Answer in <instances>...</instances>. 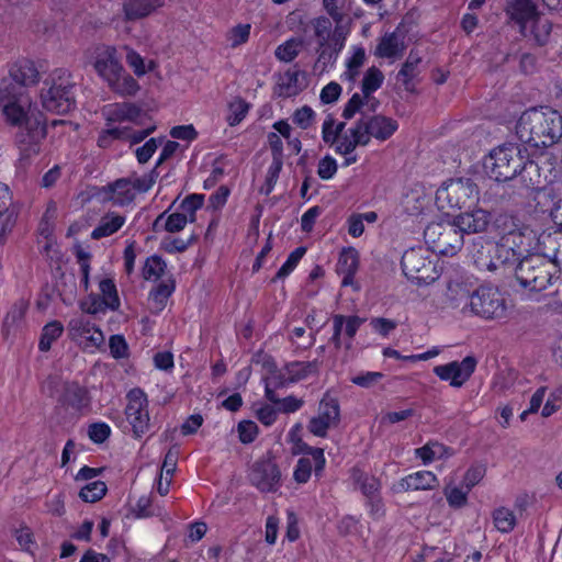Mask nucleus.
I'll return each instance as SVG.
<instances>
[{"instance_id":"cd10ccee","label":"nucleus","mask_w":562,"mask_h":562,"mask_svg":"<svg viewBox=\"0 0 562 562\" xmlns=\"http://www.w3.org/2000/svg\"><path fill=\"white\" fill-rule=\"evenodd\" d=\"M384 76L376 67H370L362 79L361 83V95L366 98L368 104V111H375L379 106V101L372 97V93L376 91L383 83Z\"/></svg>"},{"instance_id":"3c124183","label":"nucleus","mask_w":562,"mask_h":562,"mask_svg":"<svg viewBox=\"0 0 562 562\" xmlns=\"http://www.w3.org/2000/svg\"><path fill=\"white\" fill-rule=\"evenodd\" d=\"M127 128H121L115 126H108L102 130L98 136L97 144L100 148H109L114 140L127 139Z\"/></svg>"},{"instance_id":"69168bd1","label":"nucleus","mask_w":562,"mask_h":562,"mask_svg":"<svg viewBox=\"0 0 562 562\" xmlns=\"http://www.w3.org/2000/svg\"><path fill=\"white\" fill-rule=\"evenodd\" d=\"M315 35L318 38L319 46H325L331 35V22L325 16L317 18L314 21Z\"/></svg>"},{"instance_id":"bf43d9fd","label":"nucleus","mask_w":562,"mask_h":562,"mask_svg":"<svg viewBox=\"0 0 562 562\" xmlns=\"http://www.w3.org/2000/svg\"><path fill=\"white\" fill-rule=\"evenodd\" d=\"M203 202L204 196L202 194H191L181 202L180 213L187 214L190 222H193L195 220V212L202 207Z\"/></svg>"},{"instance_id":"2eb2a0df","label":"nucleus","mask_w":562,"mask_h":562,"mask_svg":"<svg viewBox=\"0 0 562 562\" xmlns=\"http://www.w3.org/2000/svg\"><path fill=\"white\" fill-rule=\"evenodd\" d=\"M476 359L472 356L462 361H451L447 364L436 366L434 373L442 381H449L453 387H461L472 375L476 368Z\"/></svg>"},{"instance_id":"2f4dec72","label":"nucleus","mask_w":562,"mask_h":562,"mask_svg":"<svg viewBox=\"0 0 562 562\" xmlns=\"http://www.w3.org/2000/svg\"><path fill=\"white\" fill-rule=\"evenodd\" d=\"M515 178L527 190H533L541 184V175L538 164L527 159L525 156L524 164L520 166Z\"/></svg>"},{"instance_id":"0e129e2a","label":"nucleus","mask_w":562,"mask_h":562,"mask_svg":"<svg viewBox=\"0 0 562 562\" xmlns=\"http://www.w3.org/2000/svg\"><path fill=\"white\" fill-rule=\"evenodd\" d=\"M126 52V63L133 69L134 74L138 77L147 72L144 58L133 48L128 46L123 47Z\"/></svg>"},{"instance_id":"338daca9","label":"nucleus","mask_w":562,"mask_h":562,"mask_svg":"<svg viewBox=\"0 0 562 562\" xmlns=\"http://www.w3.org/2000/svg\"><path fill=\"white\" fill-rule=\"evenodd\" d=\"M338 166L336 160L327 155L318 161L317 175L323 180L331 179L337 172Z\"/></svg>"},{"instance_id":"f257e3e1","label":"nucleus","mask_w":562,"mask_h":562,"mask_svg":"<svg viewBox=\"0 0 562 562\" xmlns=\"http://www.w3.org/2000/svg\"><path fill=\"white\" fill-rule=\"evenodd\" d=\"M0 106L5 122L20 127L15 142L19 148V164L25 167L42 149L46 137V125L41 114L31 115V100L25 90L15 83L1 82Z\"/></svg>"},{"instance_id":"dca6fc26","label":"nucleus","mask_w":562,"mask_h":562,"mask_svg":"<svg viewBox=\"0 0 562 562\" xmlns=\"http://www.w3.org/2000/svg\"><path fill=\"white\" fill-rule=\"evenodd\" d=\"M249 480L260 492H276L281 486V473L278 465L271 460H261L254 463Z\"/></svg>"},{"instance_id":"5fc2aeb1","label":"nucleus","mask_w":562,"mask_h":562,"mask_svg":"<svg viewBox=\"0 0 562 562\" xmlns=\"http://www.w3.org/2000/svg\"><path fill=\"white\" fill-rule=\"evenodd\" d=\"M299 452L304 454H308L312 457V461H314V472L315 475L318 476L325 468L326 459L324 456V450L322 448H314L304 442H301L299 446Z\"/></svg>"},{"instance_id":"7c9ffc66","label":"nucleus","mask_w":562,"mask_h":562,"mask_svg":"<svg viewBox=\"0 0 562 562\" xmlns=\"http://www.w3.org/2000/svg\"><path fill=\"white\" fill-rule=\"evenodd\" d=\"M319 369V361H293L284 367L285 374L288 375L289 383H295L316 374Z\"/></svg>"},{"instance_id":"c85d7f7f","label":"nucleus","mask_w":562,"mask_h":562,"mask_svg":"<svg viewBox=\"0 0 562 562\" xmlns=\"http://www.w3.org/2000/svg\"><path fill=\"white\" fill-rule=\"evenodd\" d=\"M10 205L11 196L9 188L0 183V243L9 232H11L15 222L13 211L9 209Z\"/></svg>"},{"instance_id":"4468645a","label":"nucleus","mask_w":562,"mask_h":562,"mask_svg":"<svg viewBox=\"0 0 562 562\" xmlns=\"http://www.w3.org/2000/svg\"><path fill=\"white\" fill-rule=\"evenodd\" d=\"M488 257H479L475 265L480 270L496 271L501 268H513L520 261V254L505 243H499L488 250Z\"/></svg>"},{"instance_id":"6ab92c4d","label":"nucleus","mask_w":562,"mask_h":562,"mask_svg":"<svg viewBox=\"0 0 562 562\" xmlns=\"http://www.w3.org/2000/svg\"><path fill=\"white\" fill-rule=\"evenodd\" d=\"M454 218V224L460 229L461 234H477L487 229L491 224V213L483 209H474L472 211L458 214Z\"/></svg>"},{"instance_id":"6e6d98bb","label":"nucleus","mask_w":562,"mask_h":562,"mask_svg":"<svg viewBox=\"0 0 562 562\" xmlns=\"http://www.w3.org/2000/svg\"><path fill=\"white\" fill-rule=\"evenodd\" d=\"M306 252L305 247H297L295 248L288 257L285 262L281 266V268L277 272V278L282 279L288 277L297 266L300 260L303 258V256Z\"/></svg>"},{"instance_id":"aec40b11","label":"nucleus","mask_w":562,"mask_h":562,"mask_svg":"<svg viewBox=\"0 0 562 562\" xmlns=\"http://www.w3.org/2000/svg\"><path fill=\"white\" fill-rule=\"evenodd\" d=\"M438 485L437 476L430 471H417L401 479L393 485L395 493L427 491Z\"/></svg>"},{"instance_id":"603ef678","label":"nucleus","mask_w":562,"mask_h":562,"mask_svg":"<svg viewBox=\"0 0 562 562\" xmlns=\"http://www.w3.org/2000/svg\"><path fill=\"white\" fill-rule=\"evenodd\" d=\"M166 269V262L162 260L160 256L153 255L148 257L143 267V277L146 280H157L159 279Z\"/></svg>"},{"instance_id":"412c9836","label":"nucleus","mask_w":562,"mask_h":562,"mask_svg":"<svg viewBox=\"0 0 562 562\" xmlns=\"http://www.w3.org/2000/svg\"><path fill=\"white\" fill-rule=\"evenodd\" d=\"M507 13L519 24L524 35L527 24L539 14L535 0H507Z\"/></svg>"},{"instance_id":"09e8293b","label":"nucleus","mask_w":562,"mask_h":562,"mask_svg":"<svg viewBox=\"0 0 562 562\" xmlns=\"http://www.w3.org/2000/svg\"><path fill=\"white\" fill-rule=\"evenodd\" d=\"M530 22L532 23L531 33L536 43L540 46L546 45L549 42L552 30L551 22L548 19L541 18L539 14Z\"/></svg>"},{"instance_id":"9d476101","label":"nucleus","mask_w":562,"mask_h":562,"mask_svg":"<svg viewBox=\"0 0 562 562\" xmlns=\"http://www.w3.org/2000/svg\"><path fill=\"white\" fill-rule=\"evenodd\" d=\"M479 200L477 186L469 178L450 179L436 192V201L441 209L464 207Z\"/></svg>"},{"instance_id":"a211bd4d","label":"nucleus","mask_w":562,"mask_h":562,"mask_svg":"<svg viewBox=\"0 0 562 562\" xmlns=\"http://www.w3.org/2000/svg\"><path fill=\"white\" fill-rule=\"evenodd\" d=\"M358 122L362 133L367 135V145L371 137L380 142L389 139L398 128V123L394 119L384 115H374Z\"/></svg>"},{"instance_id":"4d7b16f0","label":"nucleus","mask_w":562,"mask_h":562,"mask_svg":"<svg viewBox=\"0 0 562 562\" xmlns=\"http://www.w3.org/2000/svg\"><path fill=\"white\" fill-rule=\"evenodd\" d=\"M80 308L82 312L91 315L105 313L109 310L100 295L94 293L89 294L85 300L80 302Z\"/></svg>"},{"instance_id":"a19ab883","label":"nucleus","mask_w":562,"mask_h":562,"mask_svg":"<svg viewBox=\"0 0 562 562\" xmlns=\"http://www.w3.org/2000/svg\"><path fill=\"white\" fill-rule=\"evenodd\" d=\"M100 297L106 304L109 310L117 311L121 305V301L117 294L116 285L112 279H103L99 282Z\"/></svg>"},{"instance_id":"8fccbe9b","label":"nucleus","mask_w":562,"mask_h":562,"mask_svg":"<svg viewBox=\"0 0 562 562\" xmlns=\"http://www.w3.org/2000/svg\"><path fill=\"white\" fill-rule=\"evenodd\" d=\"M251 25L249 23H240L232 27L226 33V42L229 47L236 48L245 44L250 36Z\"/></svg>"},{"instance_id":"a878e982","label":"nucleus","mask_w":562,"mask_h":562,"mask_svg":"<svg viewBox=\"0 0 562 562\" xmlns=\"http://www.w3.org/2000/svg\"><path fill=\"white\" fill-rule=\"evenodd\" d=\"M165 1L166 0H124L123 12L125 20L135 21L145 19L164 7Z\"/></svg>"},{"instance_id":"6e6552de","label":"nucleus","mask_w":562,"mask_h":562,"mask_svg":"<svg viewBox=\"0 0 562 562\" xmlns=\"http://www.w3.org/2000/svg\"><path fill=\"white\" fill-rule=\"evenodd\" d=\"M524 164V155L518 146L509 144L494 148L485 159L484 166L491 178L508 181L516 177Z\"/></svg>"},{"instance_id":"de8ad7c7","label":"nucleus","mask_w":562,"mask_h":562,"mask_svg":"<svg viewBox=\"0 0 562 562\" xmlns=\"http://www.w3.org/2000/svg\"><path fill=\"white\" fill-rule=\"evenodd\" d=\"M366 60V52L363 47H355L350 58L347 59V70L344 72L345 79L355 81L359 75L360 68L363 66Z\"/></svg>"},{"instance_id":"4c0bfd02","label":"nucleus","mask_w":562,"mask_h":562,"mask_svg":"<svg viewBox=\"0 0 562 562\" xmlns=\"http://www.w3.org/2000/svg\"><path fill=\"white\" fill-rule=\"evenodd\" d=\"M175 288V281L169 279L157 284V286L149 293V300L156 312H160L165 308L167 300L173 293Z\"/></svg>"},{"instance_id":"72a5a7b5","label":"nucleus","mask_w":562,"mask_h":562,"mask_svg":"<svg viewBox=\"0 0 562 562\" xmlns=\"http://www.w3.org/2000/svg\"><path fill=\"white\" fill-rule=\"evenodd\" d=\"M422 61V57L418 53L411 50L405 63L397 74V80L401 81L407 91H413L414 82L413 79L418 75V66Z\"/></svg>"},{"instance_id":"f03ea898","label":"nucleus","mask_w":562,"mask_h":562,"mask_svg":"<svg viewBox=\"0 0 562 562\" xmlns=\"http://www.w3.org/2000/svg\"><path fill=\"white\" fill-rule=\"evenodd\" d=\"M516 134L532 147L552 146L562 136V115L553 110H528L519 117Z\"/></svg>"},{"instance_id":"20e7f679","label":"nucleus","mask_w":562,"mask_h":562,"mask_svg":"<svg viewBox=\"0 0 562 562\" xmlns=\"http://www.w3.org/2000/svg\"><path fill=\"white\" fill-rule=\"evenodd\" d=\"M93 67L115 93L133 95L138 91V82L125 71L115 47L109 45L97 46L93 52Z\"/></svg>"},{"instance_id":"bb28decb","label":"nucleus","mask_w":562,"mask_h":562,"mask_svg":"<svg viewBox=\"0 0 562 562\" xmlns=\"http://www.w3.org/2000/svg\"><path fill=\"white\" fill-rule=\"evenodd\" d=\"M359 145H367V135L362 133L360 124L357 122L355 126L348 128L340 135L333 146L337 154L348 156L352 154Z\"/></svg>"},{"instance_id":"f704fd0d","label":"nucleus","mask_w":562,"mask_h":562,"mask_svg":"<svg viewBox=\"0 0 562 562\" xmlns=\"http://www.w3.org/2000/svg\"><path fill=\"white\" fill-rule=\"evenodd\" d=\"M190 222L187 214L175 212L170 215H166V212L161 213L154 222V229H158L159 226H164L168 233H178L182 231Z\"/></svg>"},{"instance_id":"58836bf2","label":"nucleus","mask_w":562,"mask_h":562,"mask_svg":"<svg viewBox=\"0 0 562 562\" xmlns=\"http://www.w3.org/2000/svg\"><path fill=\"white\" fill-rule=\"evenodd\" d=\"M303 46V38L291 37L276 48V58L283 63H291L297 57Z\"/></svg>"},{"instance_id":"393cba45","label":"nucleus","mask_w":562,"mask_h":562,"mask_svg":"<svg viewBox=\"0 0 562 562\" xmlns=\"http://www.w3.org/2000/svg\"><path fill=\"white\" fill-rule=\"evenodd\" d=\"M359 267V252L352 248H344L339 254L336 271L342 277L341 285H352L353 278Z\"/></svg>"},{"instance_id":"e433bc0d","label":"nucleus","mask_w":562,"mask_h":562,"mask_svg":"<svg viewBox=\"0 0 562 562\" xmlns=\"http://www.w3.org/2000/svg\"><path fill=\"white\" fill-rule=\"evenodd\" d=\"M376 221L378 214L373 211L366 213H352L346 221L348 234L353 238H358L364 232V222L372 224Z\"/></svg>"},{"instance_id":"5701e85b","label":"nucleus","mask_w":562,"mask_h":562,"mask_svg":"<svg viewBox=\"0 0 562 562\" xmlns=\"http://www.w3.org/2000/svg\"><path fill=\"white\" fill-rule=\"evenodd\" d=\"M102 115L106 126H110L114 123L135 122L140 115V110L133 103H112L102 109Z\"/></svg>"},{"instance_id":"49530a36","label":"nucleus","mask_w":562,"mask_h":562,"mask_svg":"<svg viewBox=\"0 0 562 562\" xmlns=\"http://www.w3.org/2000/svg\"><path fill=\"white\" fill-rule=\"evenodd\" d=\"M492 517L495 528L501 532H509L516 525V517L514 513L505 507L496 508L493 512Z\"/></svg>"},{"instance_id":"7ed1b4c3","label":"nucleus","mask_w":562,"mask_h":562,"mask_svg":"<svg viewBox=\"0 0 562 562\" xmlns=\"http://www.w3.org/2000/svg\"><path fill=\"white\" fill-rule=\"evenodd\" d=\"M449 291L456 306L465 301L461 308L464 314L477 315L485 319L502 318L506 314V302L497 288L480 286L470 292L457 283L450 285Z\"/></svg>"},{"instance_id":"473e14b6","label":"nucleus","mask_w":562,"mask_h":562,"mask_svg":"<svg viewBox=\"0 0 562 562\" xmlns=\"http://www.w3.org/2000/svg\"><path fill=\"white\" fill-rule=\"evenodd\" d=\"M350 479L367 498L379 495L381 484L375 476L369 475L358 468H353Z\"/></svg>"},{"instance_id":"f3484780","label":"nucleus","mask_w":562,"mask_h":562,"mask_svg":"<svg viewBox=\"0 0 562 562\" xmlns=\"http://www.w3.org/2000/svg\"><path fill=\"white\" fill-rule=\"evenodd\" d=\"M406 48V31L398 25L394 31L386 32L379 38L374 56L394 63L403 57Z\"/></svg>"},{"instance_id":"ea45409f","label":"nucleus","mask_w":562,"mask_h":562,"mask_svg":"<svg viewBox=\"0 0 562 562\" xmlns=\"http://www.w3.org/2000/svg\"><path fill=\"white\" fill-rule=\"evenodd\" d=\"M64 333V326L59 321H52L47 323L43 329L38 341V349L43 352L48 351L52 348L54 341H56Z\"/></svg>"},{"instance_id":"0eeeda50","label":"nucleus","mask_w":562,"mask_h":562,"mask_svg":"<svg viewBox=\"0 0 562 562\" xmlns=\"http://www.w3.org/2000/svg\"><path fill=\"white\" fill-rule=\"evenodd\" d=\"M74 87L71 76L66 70L56 71L50 86L41 93L44 109L57 114L71 111L76 105Z\"/></svg>"},{"instance_id":"b1692460","label":"nucleus","mask_w":562,"mask_h":562,"mask_svg":"<svg viewBox=\"0 0 562 562\" xmlns=\"http://www.w3.org/2000/svg\"><path fill=\"white\" fill-rule=\"evenodd\" d=\"M135 199L131 179H119L103 189V201H111L114 205L124 206Z\"/></svg>"},{"instance_id":"9b49d317","label":"nucleus","mask_w":562,"mask_h":562,"mask_svg":"<svg viewBox=\"0 0 562 562\" xmlns=\"http://www.w3.org/2000/svg\"><path fill=\"white\" fill-rule=\"evenodd\" d=\"M126 397V420L132 427L134 438H142L150 429L147 395L140 389H133Z\"/></svg>"},{"instance_id":"c03bdc74","label":"nucleus","mask_w":562,"mask_h":562,"mask_svg":"<svg viewBox=\"0 0 562 562\" xmlns=\"http://www.w3.org/2000/svg\"><path fill=\"white\" fill-rule=\"evenodd\" d=\"M469 493L470 491L464 486L460 487L449 484L443 488V495L448 505L454 509L462 508L468 504Z\"/></svg>"},{"instance_id":"052dcab7","label":"nucleus","mask_w":562,"mask_h":562,"mask_svg":"<svg viewBox=\"0 0 562 562\" xmlns=\"http://www.w3.org/2000/svg\"><path fill=\"white\" fill-rule=\"evenodd\" d=\"M313 470L314 461L310 458H300L293 472L295 482L299 484L306 483L310 480Z\"/></svg>"},{"instance_id":"423d86ee","label":"nucleus","mask_w":562,"mask_h":562,"mask_svg":"<svg viewBox=\"0 0 562 562\" xmlns=\"http://www.w3.org/2000/svg\"><path fill=\"white\" fill-rule=\"evenodd\" d=\"M557 269L539 256L521 258L515 267V277L519 284L530 291H543L558 280Z\"/></svg>"},{"instance_id":"ddd939ff","label":"nucleus","mask_w":562,"mask_h":562,"mask_svg":"<svg viewBox=\"0 0 562 562\" xmlns=\"http://www.w3.org/2000/svg\"><path fill=\"white\" fill-rule=\"evenodd\" d=\"M339 422L340 407L338 400L326 393L319 402L317 415L310 419L307 429L314 436L324 438L330 428L338 426Z\"/></svg>"},{"instance_id":"680f3d73","label":"nucleus","mask_w":562,"mask_h":562,"mask_svg":"<svg viewBox=\"0 0 562 562\" xmlns=\"http://www.w3.org/2000/svg\"><path fill=\"white\" fill-rule=\"evenodd\" d=\"M363 109L368 110V104L366 103V98L360 93H355L346 103L342 117L345 120L352 119L358 112H362Z\"/></svg>"},{"instance_id":"39448f33","label":"nucleus","mask_w":562,"mask_h":562,"mask_svg":"<svg viewBox=\"0 0 562 562\" xmlns=\"http://www.w3.org/2000/svg\"><path fill=\"white\" fill-rule=\"evenodd\" d=\"M401 266L404 274L417 284L431 283L440 276L436 254L423 246L406 250L402 256Z\"/></svg>"},{"instance_id":"79ce46f5","label":"nucleus","mask_w":562,"mask_h":562,"mask_svg":"<svg viewBox=\"0 0 562 562\" xmlns=\"http://www.w3.org/2000/svg\"><path fill=\"white\" fill-rule=\"evenodd\" d=\"M299 76V71L288 70L280 77L278 83L280 97L289 98L299 94L301 91Z\"/></svg>"},{"instance_id":"f8f14e48","label":"nucleus","mask_w":562,"mask_h":562,"mask_svg":"<svg viewBox=\"0 0 562 562\" xmlns=\"http://www.w3.org/2000/svg\"><path fill=\"white\" fill-rule=\"evenodd\" d=\"M68 335L83 350L93 352L104 345L103 331L83 316L72 317L67 325Z\"/></svg>"},{"instance_id":"c756f323","label":"nucleus","mask_w":562,"mask_h":562,"mask_svg":"<svg viewBox=\"0 0 562 562\" xmlns=\"http://www.w3.org/2000/svg\"><path fill=\"white\" fill-rule=\"evenodd\" d=\"M125 216L114 212H109L101 217L99 225L92 231L91 237L93 239H100L111 236L121 229L125 224Z\"/></svg>"},{"instance_id":"a18cd8bd","label":"nucleus","mask_w":562,"mask_h":562,"mask_svg":"<svg viewBox=\"0 0 562 562\" xmlns=\"http://www.w3.org/2000/svg\"><path fill=\"white\" fill-rule=\"evenodd\" d=\"M249 103L241 98H235L228 103L226 121L229 126L238 125L247 115Z\"/></svg>"},{"instance_id":"c9c22d12","label":"nucleus","mask_w":562,"mask_h":562,"mask_svg":"<svg viewBox=\"0 0 562 562\" xmlns=\"http://www.w3.org/2000/svg\"><path fill=\"white\" fill-rule=\"evenodd\" d=\"M416 457L427 464L435 460L451 456V450L438 441H429L415 450Z\"/></svg>"},{"instance_id":"864d4df0","label":"nucleus","mask_w":562,"mask_h":562,"mask_svg":"<svg viewBox=\"0 0 562 562\" xmlns=\"http://www.w3.org/2000/svg\"><path fill=\"white\" fill-rule=\"evenodd\" d=\"M106 493V485L102 481H94L80 490L79 496L83 502L94 503L101 499Z\"/></svg>"},{"instance_id":"e2e57ef3","label":"nucleus","mask_w":562,"mask_h":562,"mask_svg":"<svg viewBox=\"0 0 562 562\" xmlns=\"http://www.w3.org/2000/svg\"><path fill=\"white\" fill-rule=\"evenodd\" d=\"M346 33L339 25L331 33L328 43L333 47V52L328 54V61H336L338 54L345 46Z\"/></svg>"},{"instance_id":"4be33fe9","label":"nucleus","mask_w":562,"mask_h":562,"mask_svg":"<svg viewBox=\"0 0 562 562\" xmlns=\"http://www.w3.org/2000/svg\"><path fill=\"white\" fill-rule=\"evenodd\" d=\"M40 80V74L35 64L29 59L16 61L10 69V78L2 82L15 83L24 89L26 86L35 85Z\"/></svg>"},{"instance_id":"13d9d810","label":"nucleus","mask_w":562,"mask_h":562,"mask_svg":"<svg viewBox=\"0 0 562 562\" xmlns=\"http://www.w3.org/2000/svg\"><path fill=\"white\" fill-rule=\"evenodd\" d=\"M562 402V386H557L550 391L548 398L542 407V417H550L557 413L561 407Z\"/></svg>"},{"instance_id":"774afa93","label":"nucleus","mask_w":562,"mask_h":562,"mask_svg":"<svg viewBox=\"0 0 562 562\" xmlns=\"http://www.w3.org/2000/svg\"><path fill=\"white\" fill-rule=\"evenodd\" d=\"M315 117V112L312 108L304 105L297 109L293 114V122L302 130H307Z\"/></svg>"},{"instance_id":"37998d69","label":"nucleus","mask_w":562,"mask_h":562,"mask_svg":"<svg viewBox=\"0 0 562 562\" xmlns=\"http://www.w3.org/2000/svg\"><path fill=\"white\" fill-rule=\"evenodd\" d=\"M27 306L24 300H19L11 306L3 321V326L8 334L22 323Z\"/></svg>"},{"instance_id":"1a4fd4ad","label":"nucleus","mask_w":562,"mask_h":562,"mask_svg":"<svg viewBox=\"0 0 562 562\" xmlns=\"http://www.w3.org/2000/svg\"><path fill=\"white\" fill-rule=\"evenodd\" d=\"M424 238L434 254L443 256H453L463 246V236L454 224V220L446 224L430 223L424 231Z\"/></svg>"}]
</instances>
